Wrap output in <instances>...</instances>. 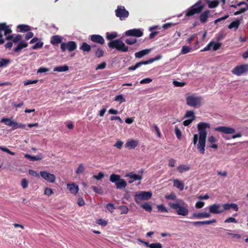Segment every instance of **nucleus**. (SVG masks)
Listing matches in <instances>:
<instances>
[{
  "instance_id": "c85d7f7f",
  "label": "nucleus",
  "mask_w": 248,
  "mask_h": 248,
  "mask_svg": "<svg viewBox=\"0 0 248 248\" xmlns=\"http://www.w3.org/2000/svg\"><path fill=\"white\" fill-rule=\"evenodd\" d=\"M190 168L189 165L183 164L179 166L177 168V170L180 173H183L189 170Z\"/></svg>"
},
{
  "instance_id": "393cba45",
  "label": "nucleus",
  "mask_w": 248,
  "mask_h": 248,
  "mask_svg": "<svg viewBox=\"0 0 248 248\" xmlns=\"http://www.w3.org/2000/svg\"><path fill=\"white\" fill-rule=\"evenodd\" d=\"M173 186L177 187L180 191H182L184 188V184L180 180L175 179L173 180Z\"/></svg>"
},
{
  "instance_id": "a19ab883",
  "label": "nucleus",
  "mask_w": 248,
  "mask_h": 248,
  "mask_svg": "<svg viewBox=\"0 0 248 248\" xmlns=\"http://www.w3.org/2000/svg\"><path fill=\"white\" fill-rule=\"evenodd\" d=\"M114 101H119L120 103L125 102V99L122 94H119L115 97Z\"/></svg>"
},
{
  "instance_id": "864d4df0",
  "label": "nucleus",
  "mask_w": 248,
  "mask_h": 248,
  "mask_svg": "<svg viewBox=\"0 0 248 248\" xmlns=\"http://www.w3.org/2000/svg\"><path fill=\"white\" fill-rule=\"evenodd\" d=\"M175 133L177 137V138L178 139H180L182 137V133L181 130L179 129V128L177 126H175Z\"/></svg>"
},
{
  "instance_id": "680f3d73",
  "label": "nucleus",
  "mask_w": 248,
  "mask_h": 248,
  "mask_svg": "<svg viewBox=\"0 0 248 248\" xmlns=\"http://www.w3.org/2000/svg\"><path fill=\"white\" fill-rule=\"evenodd\" d=\"M124 142L120 140H118L114 144V146L116 147L117 148L119 149H121L122 147L123 144Z\"/></svg>"
},
{
  "instance_id": "a211bd4d",
  "label": "nucleus",
  "mask_w": 248,
  "mask_h": 248,
  "mask_svg": "<svg viewBox=\"0 0 248 248\" xmlns=\"http://www.w3.org/2000/svg\"><path fill=\"white\" fill-rule=\"evenodd\" d=\"M67 188L73 194H76L78 191V186L74 183L68 184L67 185Z\"/></svg>"
},
{
  "instance_id": "ddd939ff",
  "label": "nucleus",
  "mask_w": 248,
  "mask_h": 248,
  "mask_svg": "<svg viewBox=\"0 0 248 248\" xmlns=\"http://www.w3.org/2000/svg\"><path fill=\"white\" fill-rule=\"evenodd\" d=\"M90 40L95 43L104 45L105 43V40L104 38L99 34H93L90 36Z\"/></svg>"
},
{
  "instance_id": "f03ea898",
  "label": "nucleus",
  "mask_w": 248,
  "mask_h": 248,
  "mask_svg": "<svg viewBox=\"0 0 248 248\" xmlns=\"http://www.w3.org/2000/svg\"><path fill=\"white\" fill-rule=\"evenodd\" d=\"M118 37V33L116 32H112L111 33L107 32L106 33V39L109 40L108 45L109 48H116L117 50L123 52H126L128 51V46L120 39L114 40Z\"/></svg>"
},
{
  "instance_id": "79ce46f5",
  "label": "nucleus",
  "mask_w": 248,
  "mask_h": 248,
  "mask_svg": "<svg viewBox=\"0 0 248 248\" xmlns=\"http://www.w3.org/2000/svg\"><path fill=\"white\" fill-rule=\"evenodd\" d=\"M85 170V168L84 166L82 163L80 164L78 166V167L76 170V173L77 174H80L81 173H83Z\"/></svg>"
},
{
  "instance_id": "3c124183",
  "label": "nucleus",
  "mask_w": 248,
  "mask_h": 248,
  "mask_svg": "<svg viewBox=\"0 0 248 248\" xmlns=\"http://www.w3.org/2000/svg\"><path fill=\"white\" fill-rule=\"evenodd\" d=\"M185 117L189 118L191 117L192 118L195 119L194 112L193 110H188L186 111Z\"/></svg>"
},
{
  "instance_id": "2f4dec72",
  "label": "nucleus",
  "mask_w": 248,
  "mask_h": 248,
  "mask_svg": "<svg viewBox=\"0 0 248 248\" xmlns=\"http://www.w3.org/2000/svg\"><path fill=\"white\" fill-rule=\"evenodd\" d=\"M11 62L10 59L6 58H1L0 59V68L5 67L10 64Z\"/></svg>"
},
{
  "instance_id": "cd10ccee",
  "label": "nucleus",
  "mask_w": 248,
  "mask_h": 248,
  "mask_svg": "<svg viewBox=\"0 0 248 248\" xmlns=\"http://www.w3.org/2000/svg\"><path fill=\"white\" fill-rule=\"evenodd\" d=\"M17 28L19 29V31L21 32H28L31 30L30 26L24 24L18 25Z\"/></svg>"
},
{
  "instance_id": "9d476101",
  "label": "nucleus",
  "mask_w": 248,
  "mask_h": 248,
  "mask_svg": "<svg viewBox=\"0 0 248 248\" xmlns=\"http://www.w3.org/2000/svg\"><path fill=\"white\" fill-rule=\"evenodd\" d=\"M248 71V65L242 64L235 67L232 71L233 75L240 76Z\"/></svg>"
},
{
  "instance_id": "f257e3e1",
  "label": "nucleus",
  "mask_w": 248,
  "mask_h": 248,
  "mask_svg": "<svg viewBox=\"0 0 248 248\" xmlns=\"http://www.w3.org/2000/svg\"><path fill=\"white\" fill-rule=\"evenodd\" d=\"M210 128L209 123L200 122L197 124V129L199 136L195 134L193 135V143L196 145L197 143V149L199 152L203 155L205 153V147L207 132V129Z\"/></svg>"
},
{
  "instance_id": "6e6d98bb",
  "label": "nucleus",
  "mask_w": 248,
  "mask_h": 248,
  "mask_svg": "<svg viewBox=\"0 0 248 248\" xmlns=\"http://www.w3.org/2000/svg\"><path fill=\"white\" fill-rule=\"evenodd\" d=\"M22 36L21 34H18L15 36L14 39H13L14 43H17V42H20L22 41Z\"/></svg>"
},
{
  "instance_id": "bb28decb",
  "label": "nucleus",
  "mask_w": 248,
  "mask_h": 248,
  "mask_svg": "<svg viewBox=\"0 0 248 248\" xmlns=\"http://www.w3.org/2000/svg\"><path fill=\"white\" fill-rule=\"evenodd\" d=\"M116 188L117 189H121L125 188L126 186V181L123 179H120L116 184Z\"/></svg>"
},
{
  "instance_id": "4c0bfd02",
  "label": "nucleus",
  "mask_w": 248,
  "mask_h": 248,
  "mask_svg": "<svg viewBox=\"0 0 248 248\" xmlns=\"http://www.w3.org/2000/svg\"><path fill=\"white\" fill-rule=\"evenodd\" d=\"M219 1L215 0L208 2V7L210 8H214L217 7L219 5Z\"/></svg>"
},
{
  "instance_id": "c9c22d12",
  "label": "nucleus",
  "mask_w": 248,
  "mask_h": 248,
  "mask_svg": "<svg viewBox=\"0 0 248 248\" xmlns=\"http://www.w3.org/2000/svg\"><path fill=\"white\" fill-rule=\"evenodd\" d=\"M0 122L4 123L6 125L11 126L13 121L12 120V118H2Z\"/></svg>"
},
{
  "instance_id": "603ef678",
  "label": "nucleus",
  "mask_w": 248,
  "mask_h": 248,
  "mask_svg": "<svg viewBox=\"0 0 248 248\" xmlns=\"http://www.w3.org/2000/svg\"><path fill=\"white\" fill-rule=\"evenodd\" d=\"M0 150L11 155H16V153L11 151L5 147L0 146Z\"/></svg>"
},
{
  "instance_id": "7ed1b4c3",
  "label": "nucleus",
  "mask_w": 248,
  "mask_h": 248,
  "mask_svg": "<svg viewBox=\"0 0 248 248\" xmlns=\"http://www.w3.org/2000/svg\"><path fill=\"white\" fill-rule=\"evenodd\" d=\"M167 200H176L175 202H169V206L176 211L177 215L186 216L188 214V210L186 206H184L185 203L181 200L176 199V196L174 193H171L165 197Z\"/></svg>"
},
{
  "instance_id": "09e8293b",
  "label": "nucleus",
  "mask_w": 248,
  "mask_h": 248,
  "mask_svg": "<svg viewBox=\"0 0 248 248\" xmlns=\"http://www.w3.org/2000/svg\"><path fill=\"white\" fill-rule=\"evenodd\" d=\"M29 182L27 179L24 178L22 180L21 185L23 189H26L28 187Z\"/></svg>"
},
{
  "instance_id": "37998d69",
  "label": "nucleus",
  "mask_w": 248,
  "mask_h": 248,
  "mask_svg": "<svg viewBox=\"0 0 248 248\" xmlns=\"http://www.w3.org/2000/svg\"><path fill=\"white\" fill-rule=\"evenodd\" d=\"M141 207L144 209L146 211L151 212L152 211V206L148 203H144L141 205Z\"/></svg>"
},
{
  "instance_id": "bf43d9fd",
  "label": "nucleus",
  "mask_w": 248,
  "mask_h": 248,
  "mask_svg": "<svg viewBox=\"0 0 248 248\" xmlns=\"http://www.w3.org/2000/svg\"><path fill=\"white\" fill-rule=\"evenodd\" d=\"M106 65H107V64H106V62H101V63H100L99 64H98L96 66L95 70H97L103 69L106 68Z\"/></svg>"
},
{
  "instance_id": "aec40b11",
  "label": "nucleus",
  "mask_w": 248,
  "mask_h": 248,
  "mask_svg": "<svg viewBox=\"0 0 248 248\" xmlns=\"http://www.w3.org/2000/svg\"><path fill=\"white\" fill-rule=\"evenodd\" d=\"M210 13V11L207 10L200 15L199 18L202 23L204 24L207 22Z\"/></svg>"
},
{
  "instance_id": "f8f14e48",
  "label": "nucleus",
  "mask_w": 248,
  "mask_h": 248,
  "mask_svg": "<svg viewBox=\"0 0 248 248\" xmlns=\"http://www.w3.org/2000/svg\"><path fill=\"white\" fill-rule=\"evenodd\" d=\"M41 176L50 183H54L56 180V176L53 174H51L46 171L40 172Z\"/></svg>"
},
{
  "instance_id": "b1692460",
  "label": "nucleus",
  "mask_w": 248,
  "mask_h": 248,
  "mask_svg": "<svg viewBox=\"0 0 248 248\" xmlns=\"http://www.w3.org/2000/svg\"><path fill=\"white\" fill-rule=\"evenodd\" d=\"M151 51L150 49H145L139 51L135 53V56L137 58H141L144 56L148 54Z\"/></svg>"
},
{
  "instance_id": "6ab92c4d",
  "label": "nucleus",
  "mask_w": 248,
  "mask_h": 248,
  "mask_svg": "<svg viewBox=\"0 0 248 248\" xmlns=\"http://www.w3.org/2000/svg\"><path fill=\"white\" fill-rule=\"evenodd\" d=\"M50 43L53 45H57L62 43V37L58 35H55L51 37Z\"/></svg>"
},
{
  "instance_id": "052dcab7",
  "label": "nucleus",
  "mask_w": 248,
  "mask_h": 248,
  "mask_svg": "<svg viewBox=\"0 0 248 248\" xmlns=\"http://www.w3.org/2000/svg\"><path fill=\"white\" fill-rule=\"evenodd\" d=\"M173 83L176 87H183L186 85L185 82H179L176 80H174Z\"/></svg>"
},
{
  "instance_id": "f704fd0d",
  "label": "nucleus",
  "mask_w": 248,
  "mask_h": 248,
  "mask_svg": "<svg viewBox=\"0 0 248 248\" xmlns=\"http://www.w3.org/2000/svg\"><path fill=\"white\" fill-rule=\"evenodd\" d=\"M104 51L100 47H98L95 50L94 54L96 57L100 58L104 56Z\"/></svg>"
},
{
  "instance_id": "0e129e2a",
  "label": "nucleus",
  "mask_w": 248,
  "mask_h": 248,
  "mask_svg": "<svg viewBox=\"0 0 248 248\" xmlns=\"http://www.w3.org/2000/svg\"><path fill=\"white\" fill-rule=\"evenodd\" d=\"M213 44V42H210L203 49L201 50V51L203 52L211 50Z\"/></svg>"
},
{
  "instance_id": "0eeeda50",
  "label": "nucleus",
  "mask_w": 248,
  "mask_h": 248,
  "mask_svg": "<svg viewBox=\"0 0 248 248\" xmlns=\"http://www.w3.org/2000/svg\"><path fill=\"white\" fill-rule=\"evenodd\" d=\"M115 15L121 20H124L129 16V12L126 10L124 6L118 5L115 10Z\"/></svg>"
},
{
  "instance_id": "1a4fd4ad",
  "label": "nucleus",
  "mask_w": 248,
  "mask_h": 248,
  "mask_svg": "<svg viewBox=\"0 0 248 248\" xmlns=\"http://www.w3.org/2000/svg\"><path fill=\"white\" fill-rule=\"evenodd\" d=\"M2 31H4L5 35L10 34L12 31L9 26L7 25L6 23H0V45L3 44L5 42L4 39L2 38Z\"/></svg>"
},
{
  "instance_id": "f3484780",
  "label": "nucleus",
  "mask_w": 248,
  "mask_h": 248,
  "mask_svg": "<svg viewBox=\"0 0 248 248\" xmlns=\"http://www.w3.org/2000/svg\"><path fill=\"white\" fill-rule=\"evenodd\" d=\"M222 206L223 208L221 209L223 210V212L224 211V210H227L230 209H232L235 211H238V206L236 203H227L223 204Z\"/></svg>"
},
{
  "instance_id": "4d7b16f0",
  "label": "nucleus",
  "mask_w": 248,
  "mask_h": 248,
  "mask_svg": "<svg viewBox=\"0 0 248 248\" xmlns=\"http://www.w3.org/2000/svg\"><path fill=\"white\" fill-rule=\"evenodd\" d=\"M175 23H167L163 25L162 28L164 30H167L169 28H171L172 26L175 25Z\"/></svg>"
},
{
  "instance_id": "e2e57ef3",
  "label": "nucleus",
  "mask_w": 248,
  "mask_h": 248,
  "mask_svg": "<svg viewBox=\"0 0 248 248\" xmlns=\"http://www.w3.org/2000/svg\"><path fill=\"white\" fill-rule=\"evenodd\" d=\"M125 42L127 45H132L137 42V39H126L125 40Z\"/></svg>"
},
{
  "instance_id": "de8ad7c7",
  "label": "nucleus",
  "mask_w": 248,
  "mask_h": 248,
  "mask_svg": "<svg viewBox=\"0 0 248 248\" xmlns=\"http://www.w3.org/2000/svg\"><path fill=\"white\" fill-rule=\"evenodd\" d=\"M248 9V5H247V7L241 8L238 11L235 12L234 13L235 16L240 15L243 13L245 12Z\"/></svg>"
},
{
  "instance_id": "423d86ee",
  "label": "nucleus",
  "mask_w": 248,
  "mask_h": 248,
  "mask_svg": "<svg viewBox=\"0 0 248 248\" xmlns=\"http://www.w3.org/2000/svg\"><path fill=\"white\" fill-rule=\"evenodd\" d=\"M152 196L151 191H140L137 192L135 196V201L136 203H139L142 201L148 200Z\"/></svg>"
},
{
  "instance_id": "e433bc0d",
  "label": "nucleus",
  "mask_w": 248,
  "mask_h": 248,
  "mask_svg": "<svg viewBox=\"0 0 248 248\" xmlns=\"http://www.w3.org/2000/svg\"><path fill=\"white\" fill-rule=\"evenodd\" d=\"M155 61V57L150 58L147 60L146 61H142L141 62H139V63L140 64V66H141L142 65H146L150 63H151Z\"/></svg>"
},
{
  "instance_id": "5fc2aeb1",
  "label": "nucleus",
  "mask_w": 248,
  "mask_h": 248,
  "mask_svg": "<svg viewBox=\"0 0 248 248\" xmlns=\"http://www.w3.org/2000/svg\"><path fill=\"white\" fill-rule=\"evenodd\" d=\"M96 223L104 227L106 226L108 224L107 221L102 218L97 219Z\"/></svg>"
},
{
  "instance_id": "412c9836",
  "label": "nucleus",
  "mask_w": 248,
  "mask_h": 248,
  "mask_svg": "<svg viewBox=\"0 0 248 248\" xmlns=\"http://www.w3.org/2000/svg\"><path fill=\"white\" fill-rule=\"evenodd\" d=\"M28 44L27 43L24 42V41H21L18 43L17 46L14 49L13 51L15 53H19L21 50L27 47Z\"/></svg>"
},
{
  "instance_id": "c03bdc74",
  "label": "nucleus",
  "mask_w": 248,
  "mask_h": 248,
  "mask_svg": "<svg viewBox=\"0 0 248 248\" xmlns=\"http://www.w3.org/2000/svg\"><path fill=\"white\" fill-rule=\"evenodd\" d=\"M191 48L187 46H183L182 48L181 53L182 54H186L190 52Z\"/></svg>"
},
{
  "instance_id": "473e14b6",
  "label": "nucleus",
  "mask_w": 248,
  "mask_h": 248,
  "mask_svg": "<svg viewBox=\"0 0 248 248\" xmlns=\"http://www.w3.org/2000/svg\"><path fill=\"white\" fill-rule=\"evenodd\" d=\"M240 24V20L239 19H236L235 21H233L232 22H231L230 24L229 25L228 28L230 29L234 28L235 30H236L238 28Z\"/></svg>"
},
{
  "instance_id": "8fccbe9b",
  "label": "nucleus",
  "mask_w": 248,
  "mask_h": 248,
  "mask_svg": "<svg viewBox=\"0 0 248 248\" xmlns=\"http://www.w3.org/2000/svg\"><path fill=\"white\" fill-rule=\"evenodd\" d=\"M157 208L159 212L161 213L168 212V210L166 207L163 204L157 205Z\"/></svg>"
},
{
  "instance_id": "5701e85b",
  "label": "nucleus",
  "mask_w": 248,
  "mask_h": 248,
  "mask_svg": "<svg viewBox=\"0 0 248 248\" xmlns=\"http://www.w3.org/2000/svg\"><path fill=\"white\" fill-rule=\"evenodd\" d=\"M211 216V215L209 213L203 212V213H194L193 214L191 218H208Z\"/></svg>"
},
{
  "instance_id": "58836bf2",
  "label": "nucleus",
  "mask_w": 248,
  "mask_h": 248,
  "mask_svg": "<svg viewBox=\"0 0 248 248\" xmlns=\"http://www.w3.org/2000/svg\"><path fill=\"white\" fill-rule=\"evenodd\" d=\"M138 241L145 245L147 247H149L150 248H155V243H152L151 244H149V242L144 241L142 240L141 239H138Z\"/></svg>"
},
{
  "instance_id": "72a5a7b5",
  "label": "nucleus",
  "mask_w": 248,
  "mask_h": 248,
  "mask_svg": "<svg viewBox=\"0 0 248 248\" xmlns=\"http://www.w3.org/2000/svg\"><path fill=\"white\" fill-rule=\"evenodd\" d=\"M121 177L118 174H112L110 176V181L112 183L116 184L120 179Z\"/></svg>"
},
{
  "instance_id": "dca6fc26",
  "label": "nucleus",
  "mask_w": 248,
  "mask_h": 248,
  "mask_svg": "<svg viewBox=\"0 0 248 248\" xmlns=\"http://www.w3.org/2000/svg\"><path fill=\"white\" fill-rule=\"evenodd\" d=\"M24 157L30 161H39L43 158V155L41 154H39L35 156H33L28 154L24 155Z\"/></svg>"
},
{
  "instance_id": "20e7f679",
  "label": "nucleus",
  "mask_w": 248,
  "mask_h": 248,
  "mask_svg": "<svg viewBox=\"0 0 248 248\" xmlns=\"http://www.w3.org/2000/svg\"><path fill=\"white\" fill-rule=\"evenodd\" d=\"M203 7L204 6L202 4L201 1L200 0L198 1L185 11V17H190L196 14L201 13Z\"/></svg>"
},
{
  "instance_id": "4468645a",
  "label": "nucleus",
  "mask_w": 248,
  "mask_h": 248,
  "mask_svg": "<svg viewBox=\"0 0 248 248\" xmlns=\"http://www.w3.org/2000/svg\"><path fill=\"white\" fill-rule=\"evenodd\" d=\"M221 205L219 204H213L209 207L210 213L212 214H218L223 213V210L220 208Z\"/></svg>"
},
{
  "instance_id": "774afa93",
  "label": "nucleus",
  "mask_w": 248,
  "mask_h": 248,
  "mask_svg": "<svg viewBox=\"0 0 248 248\" xmlns=\"http://www.w3.org/2000/svg\"><path fill=\"white\" fill-rule=\"evenodd\" d=\"M225 223H237V220L236 219L233 217H230L227 218L225 221Z\"/></svg>"
},
{
  "instance_id": "a878e982",
  "label": "nucleus",
  "mask_w": 248,
  "mask_h": 248,
  "mask_svg": "<svg viewBox=\"0 0 248 248\" xmlns=\"http://www.w3.org/2000/svg\"><path fill=\"white\" fill-rule=\"evenodd\" d=\"M126 177H129L130 179H133L134 180H140L142 179L141 174H137L133 172L126 174Z\"/></svg>"
},
{
  "instance_id": "39448f33",
  "label": "nucleus",
  "mask_w": 248,
  "mask_h": 248,
  "mask_svg": "<svg viewBox=\"0 0 248 248\" xmlns=\"http://www.w3.org/2000/svg\"><path fill=\"white\" fill-rule=\"evenodd\" d=\"M186 104L188 106L197 108L201 106L202 102V98L200 96L191 95L186 97Z\"/></svg>"
},
{
  "instance_id": "c756f323",
  "label": "nucleus",
  "mask_w": 248,
  "mask_h": 248,
  "mask_svg": "<svg viewBox=\"0 0 248 248\" xmlns=\"http://www.w3.org/2000/svg\"><path fill=\"white\" fill-rule=\"evenodd\" d=\"M92 46L86 42H83L79 49L84 52H89L91 50Z\"/></svg>"
},
{
  "instance_id": "4be33fe9",
  "label": "nucleus",
  "mask_w": 248,
  "mask_h": 248,
  "mask_svg": "<svg viewBox=\"0 0 248 248\" xmlns=\"http://www.w3.org/2000/svg\"><path fill=\"white\" fill-rule=\"evenodd\" d=\"M138 144L137 141L134 140H129L125 144V148L130 149H135Z\"/></svg>"
},
{
  "instance_id": "6e6552de",
  "label": "nucleus",
  "mask_w": 248,
  "mask_h": 248,
  "mask_svg": "<svg viewBox=\"0 0 248 248\" xmlns=\"http://www.w3.org/2000/svg\"><path fill=\"white\" fill-rule=\"evenodd\" d=\"M77 47V43L73 41H69L67 43L62 42L61 45V49L62 52H65L67 49L71 52L75 50Z\"/></svg>"
},
{
  "instance_id": "a18cd8bd",
  "label": "nucleus",
  "mask_w": 248,
  "mask_h": 248,
  "mask_svg": "<svg viewBox=\"0 0 248 248\" xmlns=\"http://www.w3.org/2000/svg\"><path fill=\"white\" fill-rule=\"evenodd\" d=\"M211 42L214 43L212 46V48L214 51L217 50L220 48L221 46V43H215L214 41H211Z\"/></svg>"
},
{
  "instance_id": "49530a36",
  "label": "nucleus",
  "mask_w": 248,
  "mask_h": 248,
  "mask_svg": "<svg viewBox=\"0 0 248 248\" xmlns=\"http://www.w3.org/2000/svg\"><path fill=\"white\" fill-rule=\"evenodd\" d=\"M121 214H126L128 212V208L126 206L122 205L119 207Z\"/></svg>"
},
{
  "instance_id": "ea45409f",
  "label": "nucleus",
  "mask_w": 248,
  "mask_h": 248,
  "mask_svg": "<svg viewBox=\"0 0 248 248\" xmlns=\"http://www.w3.org/2000/svg\"><path fill=\"white\" fill-rule=\"evenodd\" d=\"M44 43L41 41L37 42L34 46L31 47L32 49H37L43 47Z\"/></svg>"
},
{
  "instance_id": "338daca9",
  "label": "nucleus",
  "mask_w": 248,
  "mask_h": 248,
  "mask_svg": "<svg viewBox=\"0 0 248 248\" xmlns=\"http://www.w3.org/2000/svg\"><path fill=\"white\" fill-rule=\"evenodd\" d=\"M176 164V160L173 158H170L168 161V166L170 167H174Z\"/></svg>"
},
{
  "instance_id": "2eb2a0df",
  "label": "nucleus",
  "mask_w": 248,
  "mask_h": 248,
  "mask_svg": "<svg viewBox=\"0 0 248 248\" xmlns=\"http://www.w3.org/2000/svg\"><path fill=\"white\" fill-rule=\"evenodd\" d=\"M215 130L228 134H233L235 132L234 128L224 126L216 127L215 128Z\"/></svg>"
},
{
  "instance_id": "9b49d317",
  "label": "nucleus",
  "mask_w": 248,
  "mask_h": 248,
  "mask_svg": "<svg viewBox=\"0 0 248 248\" xmlns=\"http://www.w3.org/2000/svg\"><path fill=\"white\" fill-rule=\"evenodd\" d=\"M143 34L140 29H134L128 30L125 32V35L127 36L141 37Z\"/></svg>"
},
{
  "instance_id": "7c9ffc66",
  "label": "nucleus",
  "mask_w": 248,
  "mask_h": 248,
  "mask_svg": "<svg viewBox=\"0 0 248 248\" xmlns=\"http://www.w3.org/2000/svg\"><path fill=\"white\" fill-rule=\"evenodd\" d=\"M69 70V67L67 65H64L56 67L54 68V71L62 72H66Z\"/></svg>"
},
{
  "instance_id": "69168bd1",
  "label": "nucleus",
  "mask_w": 248,
  "mask_h": 248,
  "mask_svg": "<svg viewBox=\"0 0 248 248\" xmlns=\"http://www.w3.org/2000/svg\"><path fill=\"white\" fill-rule=\"evenodd\" d=\"M104 176L103 172H100L97 175H93V177L97 180H100Z\"/></svg>"
},
{
  "instance_id": "13d9d810",
  "label": "nucleus",
  "mask_w": 248,
  "mask_h": 248,
  "mask_svg": "<svg viewBox=\"0 0 248 248\" xmlns=\"http://www.w3.org/2000/svg\"><path fill=\"white\" fill-rule=\"evenodd\" d=\"M107 209L111 213L114 212V206L113 203H109L107 204L106 206Z\"/></svg>"
}]
</instances>
